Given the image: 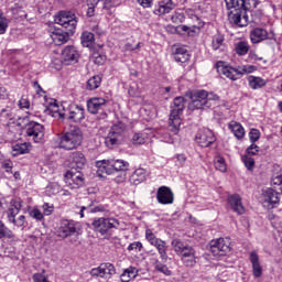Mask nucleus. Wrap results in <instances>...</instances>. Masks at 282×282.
<instances>
[{
  "mask_svg": "<svg viewBox=\"0 0 282 282\" xmlns=\"http://www.w3.org/2000/svg\"><path fill=\"white\" fill-rule=\"evenodd\" d=\"M13 155H25V153H30V145L28 143H18L13 145Z\"/></svg>",
  "mask_w": 282,
  "mask_h": 282,
  "instance_id": "obj_36",
  "label": "nucleus"
},
{
  "mask_svg": "<svg viewBox=\"0 0 282 282\" xmlns=\"http://www.w3.org/2000/svg\"><path fill=\"white\" fill-rule=\"evenodd\" d=\"M189 56L185 47H177L174 53V61H176V63H186Z\"/></svg>",
  "mask_w": 282,
  "mask_h": 282,
  "instance_id": "obj_32",
  "label": "nucleus"
},
{
  "mask_svg": "<svg viewBox=\"0 0 282 282\" xmlns=\"http://www.w3.org/2000/svg\"><path fill=\"white\" fill-rule=\"evenodd\" d=\"M100 83H102V77H100V75H95L88 79L86 89L94 91V89H98V87H100Z\"/></svg>",
  "mask_w": 282,
  "mask_h": 282,
  "instance_id": "obj_34",
  "label": "nucleus"
},
{
  "mask_svg": "<svg viewBox=\"0 0 282 282\" xmlns=\"http://www.w3.org/2000/svg\"><path fill=\"white\" fill-rule=\"evenodd\" d=\"M132 142L133 144H144V142H147V139L142 133H135L132 138Z\"/></svg>",
  "mask_w": 282,
  "mask_h": 282,
  "instance_id": "obj_49",
  "label": "nucleus"
},
{
  "mask_svg": "<svg viewBox=\"0 0 282 282\" xmlns=\"http://www.w3.org/2000/svg\"><path fill=\"white\" fill-rule=\"evenodd\" d=\"M216 67L218 74H223V76H226L229 80H239L242 74H252V72H254V66H242L237 69L230 66H224V62H218Z\"/></svg>",
  "mask_w": 282,
  "mask_h": 282,
  "instance_id": "obj_10",
  "label": "nucleus"
},
{
  "mask_svg": "<svg viewBox=\"0 0 282 282\" xmlns=\"http://www.w3.org/2000/svg\"><path fill=\"white\" fill-rule=\"evenodd\" d=\"M249 260L252 264L253 276H256V279H259V276L263 274V268L261 267V262L259 261V254H257V251H251Z\"/></svg>",
  "mask_w": 282,
  "mask_h": 282,
  "instance_id": "obj_25",
  "label": "nucleus"
},
{
  "mask_svg": "<svg viewBox=\"0 0 282 282\" xmlns=\"http://www.w3.org/2000/svg\"><path fill=\"white\" fill-rule=\"evenodd\" d=\"M242 162L245 164V166L248 169V171H252V169H254V159L245 155L242 156Z\"/></svg>",
  "mask_w": 282,
  "mask_h": 282,
  "instance_id": "obj_47",
  "label": "nucleus"
},
{
  "mask_svg": "<svg viewBox=\"0 0 282 282\" xmlns=\"http://www.w3.org/2000/svg\"><path fill=\"white\" fill-rule=\"evenodd\" d=\"M8 90L6 89V87H3V86H0V98H3V96H6V93H7Z\"/></svg>",
  "mask_w": 282,
  "mask_h": 282,
  "instance_id": "obj_64",
  "label": "nucleus"
},
{
  "mask_svg": "<svg viewBox=\"0 0 282 282\" xmlns=\"http://www.w3.org/2000/svg\"><path fill=\"white\" fill-rule=\"evenodd\" d=\"M145 239L153 246L160 238L155 237V234L151 229L145 230Z\"/></svg>",
  "mask_w": 282,
  "mask_h": 282,
  "instance_id": "obj_46",
  "label": "nucleus"
},
{
  "mask_svg": "<svg viewBox=\"0 0 282 282\" xmlns=\"http://www.w3.org/2000/svg\"><path fill=\"white\" fill-rule=\"evenodd\" d=\"M96 39H94V33L85 31L82 34V45L83 47H94Z\"/></svg>",
  "mask_w": 282,
  "mask_h": 282,
  "instance_id": "obj_33",
  "label": "nucleus"
},
{
  "mask_svg": "<svg viewBox=\"0 0 282 282\" xmlns=\"http://www.w3.org/2000/svg\"><path fill=\"white\" fill-rule=\"evenodd\" d=\"M14 237V234H12V230H10L8 227H6V224L0 220V239L7 238L12 239Z\"/></svg>",
  "mask_w": 282,
  "mask_h": 282,
  "instance_id": "obj_38",
  "label": "nucleus"
},
{
  "mask_svg": "<svg viewBox=\"0 0 282 282\" xmlns=\"http://www.w3.org/2000/svg\"><path fill=\"white\" fill-rule=\"evenodd\" d=\"M89 210H90V213H104L105 207L102 205H98L95 207H90Z\"/></svg>",
  "mask_w": 282,
  "mask_h": 282,
  "instance_id": "obj_58",
  "label": "nucleus"
},
{
  "mask_svg": "<svg viewBox=\"0 0 282 282\" xmlns=\"http://www.w3.org/2000/svg\"><path fill=\"white\" fill-rule=\"evenodd\" d=\"M154 269L156 270V272H161L162 274H165V276H171V270H169V267H166V264H162L160 260H155Z\"/></svg>",
  "mask_w": 282,
  "mask_h": 282,
  "instance_id": "obj_39",
  "label": "nucleus"
},
{
  "mask_svg": "<svg viewBox=\"0 0 282 282\" xmlns=\"http://www.w3.org/2000/svg\"><path fill=\"white\" fill-rule=\"evenodd\" d=\"M91 226L95 232H99L100 235H107L109 230L120 226V223H118L116 218L101 217V218H95L91 223Z\"/></svg>",
  "mask_w": 282,
  "mask_h": 282,
  "instance_id": "obj_11",
  "label": "nucleus"
},
{
  "mask_svg": "<svg viewBox=\"0 0 282 282\" xmlns=\"http://www.w3.org/2000/svg\"><path fill=\"white\" fill-rule=\"evenodd\" d=\"M195 140L199 147H210L215 142V133H213L209 129L199 130L196 133Z\"/></svg>",
  "mask_w": 282,
  "mask_h": 282,
  "instance_id": "obj_19",
  "label": "nucleus"
},
{
  "mask_svg": "<svg viewBox=\"0 0 282 282\" xmlns=\"http://www.w3.org/2000/svg\"><path fill=\"white\" fill-rule=\"evenodd\" d=\"M246 153L249 155H257V153H259V145L251 143V145L247 148Z\"/></svg>",
  "mask_w": 282,
  "mask_h": 282,
  "instance_id": "obj_52",
  "label": "nucleus"
},
{
  "mask_svg": "<svg viewBox=\"0 0 282 282\" xmlns=\"http://www.w3.org/2000/svg\"><path fill=\"white\" fill-rule=\"evenodd\" d=\"M90 274L101 279H111L116 274V267L111 263H101L98 268L91 269Z\"/></svg>",
  "mask_w": 282,
  "mask_h": 282,
  "instance_id": "obj_18",
  "label": "nucleus"
},
{
  "mask_svg": "<svg viewBox=\"0 0 282 282\" xmlns=\"http://www.w3.org/2000/svg\"><path fill=\"white\" fill-rule=\"evenodd\" d=\"M209 250L214 257H226L230 252V239L218 238L209 242Z\"/></svg>",
  "mask_w": 282,
  "mask_h": 282,
  "instance_id": "obj_13",
  "label": "nucleus"
},
{
  "mask_svg": "<svg viewBox=\"0 0 282 282\" xmlns=\"http://www.w3.org/2000/svg\"><path fill=\"white\" fill-rule=\"evenodd\" d=\"M21 109H28L30 107V102L25 99L20 100Z\"/></svg>",
  "mask_w": 282,
  "mask_h": 282,
  "instance_id": "obj_63",
  "label": "nucleus"
},
{
  "mask_svg": "<svg viewBox=\"0 0 282 282\" xmlns=\"http://www.w3.org/2000/svg\"><path fill=\"white\" fill-rule=\"evenodd\" d=\"M174 8L175 4L173 3V0H163L159 3L155 14H169V12H171Z\"/></svg>",
  "mask_w": 282,
  "mask_h": 282,
  "instance_id": "obj_29",
  "label": "nucleus"
},
{
  "mask_svg": "<svg viewBox=\"0 0 282 282\" xmlns=\"http://www.w3.org/2000/svg\"><path fill=\"white\" fill-rule=\"evenodd\" d=\"M228 203L237 215H243L246 213V207H243V203H241V196L239 194H234L228 197Z\"/></svg>",
  "mask_w": 282,
  "mask_h": 282,
  "instance_id": "obj_23",
  "label": "nucleus"
},
{
  "mask_svg": "<svg viewBox=\"0 0 282 282\" xmlns=\"http://www.w3.org/2000/svg\"><path fill=\"white\" fill-rule=\"evenodd\" d=\"M100 0H87V6L89 7V10L94 12V9L98 6Z\"/></svg>",
  "mask_w": 282,
  "mask_h": 282,
  "instance_id": "obj_56",
  "label": "nucleus"
},
{
  "mask_svg": "<svg viewBox=\"0 0 282 282\" xmlns=\"http://www.w3.org/2000/svg\"><path fill=\"white\" fill-rule=\"evenodd\" d=\"M147 170L139 167L132 173L130 182L134 184V186H138V184H142V182L147 180Z\"/></svg>",
  "mask_w": 282,
  "mask_h": 282,
  "instance_id": "obj_27",
  "label": "nucleus"
},
{
  "mask_svg": "<svg viewBox=\"0 0 282 282\" xmlns=\"http://www.w3.org/2000/svg\"><path fill=\"white\" fill-rule=\"evenodd\" d=\"M172 248L178 254L187 268H193L197 263V258L195 257V249L188 245H185L180 239H173L171 242Z\"/></svg>",
  "mask_w": 282,
  "mask_h": 282,
  "instance_id": "obj_6",
  "label": "nucleus"
},
{
  "mask_svg": "<svg viewBox=\"0 0 282 282\" xmlns=\"http://www.w3.org/2000/svg\"><path fill=\"white\" fill-rule=\"evenodd\" d=\"M65 182L68 184V186H72V188H78V186H83L85 183V177H83L82 171L70 169L65 174Z\"/></svg>",
  "mask_w": 282,
  "mask_h": 282,
  "instance_id": "obj_16",
  "label": "nucleus"
},
{
  "mask_svg": "<svg viewBox=\"0 0 282 282\" xmlns=\"http://www.w3.org/2000/svg\"><path fill=\"white\" fill-rule=\"evenodd\" d=\"M247 80L251 89H261L268 85V80L252 75L249 76Z\"/></svg>",
  "mask_w": 282,
  "mask_h": 282,
  "instance_id": "obj_31",
  "label": "nucleus"
},
{
  "mask_svg": "<svg viewBox=\"0 0 282 282\" xmlns=\"http://www.w3.org/2000/svg\"><path fill=\"white\" fill-rule=\"evenodd\" d=\"M126 131L127 124L122 122L115 123L105 139L106 147H108V149H113V147L121 144L122 140H124Z\"/></svg>",
  "mask_w": 282,
  "mask_h": 282,
  "instance_id": "obj_8",
  "label": "nucleus"
},
{
  "mask_svg": "<svg viewBox=\"0 0 282 282\" xmlns=\"http://www.w3.org/2000/svg\"><path fill=\"white\" fill-rule=\"evenodd\" d=\"M0 116L1 118H6V119L9 118V120H12V107L7 106L4 109L0 111Z\"/></svg>",
  "mask_w": 282,
  "mask_h": 282,
  "instance_id": "obj_48",
  "label": "nucleus"
},
{
  "mask_svg": "<svg viewBox=\"0 0 282 282\" xmlns=\"http://www.w3.org/2000/svg\"><path fill=\"white\" fill-rule=\"evenodd\" d=\"M177 32H186V34H188L189 36H193V34H191V32L193 31L191 30V26H187V25L177 26Z\"/></svg>",
  "mask_w": 282,
  "mask_h": 282,
  "instance_id": "obj_54",
  "label": "nucleus"
},
{
  "mask_svg": "<svg viewBox=\"0 0 282 282\" xmlns=\"http://www.w3.org/2000/svg\"><path fill=\"white\" fill-rule=\"evenodd\" d=\"M176 160H177V162H180V164H185L186 163V155L177 154Z\"/></svg>",
  "mask_w": 282,
  "mask_h": 282,
  "instance_id": "obj_61",
  "label": "nucleus"
},
{
  "mask_svg": "<svg viewBox=\"0 0 282 282\" xmlns=\"http://www.w3.org/2000/svg\"><path fill=\"white\" fill-rule=\"evenodd\" d=\"M73 235H76V223L67 219L62 220L57 229V237L67 239V237H73Z\"/></svg>",
  "mask_w": 282,
  "mask_h": 282,
  "instance_id": "obj_17",
  "label": "nucleus"
},
{
  "mask_svg": "<svg viewBox=\"0 0 282 282\" xmlns=\"http://www.w3.org/2000/svg\"><path fill=\"white\" fill-rule=\"evenodd\" d=\"M10 25V20L6 15L0 14V34H6L8 32V26Z\"/></svg>",
  "mask_w": 282,
  "mask_h": 282,
  "instance_id": "obj_41",
  "label": "nucleus"
},
{
  "mask_svg": "<svg viewBox=\"0 0 282 282\" xmlns=\"http://www.w3.org/2000/svg\"><path fill=\"white\" fill-rule=\"evenodd\" d=\"M70 169H85V164H87V159H85V154L80 151H75L69 155Z\"/></svg>",
  "mask_w": 282,
  "mask_h": 282,
  "instance_id": "obj_22",
  "label": "nucleus"
},
{
  "mask_svg": "<svg viewBox=\"0 0 282 282\" xmlns=\"http://www.w3.org/2000/svg\"><path fill=\"white\" fill-rule=\"evenodd\" d=\"M128 252H142V242L135 241L128 246Z\"/></svg>",
  "mask_w": 282,
  "mask_h": 282,
  "instance_id": "obj_44",
  "label": "nucleus"
},
{
  "mask_svg": "<svg viewBox=\"0 0 282 282\" xmlns=\"http://www.w3.org/2000/svg\"><path fill=\"white\" fill-rule=\"evenodd\" d=\"M3 169H6L7 173H10L12 171L13 163L10 160H6L2 162Z\"/></svg>",
  "mask_w": 282,
  "mask_h": 282,
  "instance_id": "obj_53",
  "label": "nucleus"
},
{
  "mask_svg": "<svg viewBox=\"0 0 282 282\" xmlns=\"http://www.w3.org/2000/svg\"><path fill=\"white\" fill-rule=\"evenodd\" d=\"M43 214L46 215V216H50L54 213V205L50 203H44L43 206Z\"/></svg>",
  "mask_w": 282,
  "mask_h": 282,
  "instance_id": "obj_51",
  "label": "nucleus"
},
{
  "mask_svg": "<svg viewBox=\"0 0 282 282\" xmlns=\"http://www.w3.org/2000/svg\"><path fill=\"white\" fill-rule=\"evenodd\" d=\"M78 51L74 46H66L62 51V63L64 65H72L73 63H78Z\"/></svg>",
  "mask_w": 282,
  "mask_h": 282,
  "instance_id": "obj_21",
  "label": "nucleus"
},
{
  "mask_svg": "<svg viewBox=\"0 0 282 282\" xmlns=\"http://www.w3.org/2000/svg\"><path fill=\"white\" fill-rule=\"evenodd\" d=\"M156 199L159 204L169 205L173 204L175 197L173 195V191H171L167 186H162L156 192Z\"/></svg>",
  "mask_w": 282,
  "mask_h": 282,
  "instance_id": "obj_20",
  "label": "nucleus"
},
{
  "mask_svg": "<svg viewBox=\"0 0 282 282\" xmlns=\"http://www.w3.org/2000/svg\"><path fill=\"white\" fill-rule=\"evenodd\" d=\"M96 166L98 169L97 173H106V175H111L113 171H128L129 163L123 160H102L97 161Z\"/></svg>",
  "mask_w": 282,
  "mask_h": 282,
  "instance_id": "obj_9",
  "label": "nucleus"
},
{
  "mask_svg": "<svg viewBox=\"0 0 282 282\" xmlns=\"http://www.w3.org/2000/svg\"><path fill=\"white\" fill-rule=\"evenodd\" d=\"M30 215L33 219H36V221H43V219H45L43 213H41L39 209H32Z\"/></svg>",
  "mask_w": 282,
  "mask_h": 282,
  "instance_id": "obj_50",
  "label": "nucleus"
},
{
  "mask_svg": "<svg viewBox=\"0 0 282 282\" xmlns=\"http://www.w3.org/2000/svg\"><path fill=\"white\" fill-rule=\"evenodd\" d=\"M142 8H151L153 0H137Z\"/></svg>",
  "mask_w": 282,
  "mask_h": 282,
  "instance_id": "obj_57",
  "label": "nucleus"
},
{
  "mask_svg": "<svg viewBox=\"0 0 282 282\" xmlns=\"http://www.w3.org/2000/svg\"><path fill=\"white\" fill-rule=\"evenodd\" d=\"M279 202H281V198H279V193H276V191L273 188H267L263 191L262 205L264 208L272 210V208H276V206H279Z\"/></svg>",
  "mask_w": 282,
  "mask_h": 282,
  "instance_id": "obj_15",
  "label": "nucleus"
},
{
  "mask_svg": "<svg viewBox=\"0 0 282 282\" xmlns=\"http://www.w3.org/2000/svg\"><path fill=\"white\" fill-rule=\"evenodd\" d=\"M91 59H93V63H95V65H105V62L107 61V56H105V54L95 52L93 53Z\"/></svg>",
  "mask_w": 282,
  "mask_h": 282,
  "instance_id": "obj_40",
  "label": "nucleus"
},
{
  "mask_svg": "<svg viewBox=\"0 0 282 282\" xmlns=\"http://www.w3.org/2000/svg\"><path fill=\"white\" fill-rule=\"evenodd\" d=\"M250 51V45H248V42L240 41L235 44V52L239 56H246L248 52Z\"/></svg>",
  "mask_w": 282,
  "mask_h": 282,
  "instance_id": "obj_35",
  "label": "nucleus"
},
{
  "mask_svg": "<svg viewBox=\"0 0 282 282\" xmlns=\"http://www.w3.org/2000/svg\"><path fill=\"white\" fill-rule=\"evenodd\" d=\"M259 138H261V131L258 129H251L249 132V140L251 143L258 142Z\"/></svg>",
  "mask_w": 282,
  "mask_h": 282,
  "instance_id": "obj_45",
  "label": "nucleus"
},
{
  "mask_svg": "<svg viewBox=\"0 0 282 282\" xmlns=\"http://www.w3.org/2000/svg\"><path fill=\"white\" fill-rule=\"evenodd\" d=\"M152 246L156 248L162 261L166 263V261H169V254L166 253V250H167L166 241L159 239Z\"/></svg>",
  "mask_w": 282,
  "mask_h": 282,
  "instance_id": "obj_28",
  "label": "nucleus"
},
{
  "mask_svg": "<svg viewBox=\"0 0 282 282\" xmlns=\"http://www.w3.org/2000/svg\"><path fill=\"white\" fill-rule=\"evenodd\" d=\"M227 10H231L228 13L229 23L231 25H237V28H246L250 21L252 23H258L261 21V12L258 17H254L250 20L248 17V10L252 8L250 0H225Z\"/></svg>",
  "mask_w": 282,
  "mask_h": 282,
  "instance_id": "obj_1",
  "label": "nucleus"
},
{
  "mask_svg": "<svg viewBox=\"0 0 282 282\" xmlns=\"http://www.w3.org/2000/svg\"><path fill=\"white\" fill-rule=\"evenodd\" d=\"M53 111L58 113V118L68 120V122H83L85 120V108L83 106L72 105L67 110L62 111L58 105H54Z\"/></svg>",
  "mask_w": 282,
  "mask_h": 282,
  "instance_id": "obj_7",
  "label": "nucleus"
},
{
  "mask_svg": "<svg viewBox=\"0 0 282 282\" xmlns=\"http://www.w3.org/2000/svg\"><path fill=\"white\" fill-rule=\"evenodd\" d=\"M250 39L251 43H261L262 41H265L268 39H273L272 36H269L268 31L263 28H256L251 30L250 32Z\"/></svg>",
  "mask_w": 282,
  "mask_h": 282,
  "instance_id": "obj_24",
  "label": "nucleus"
},
{
  "mask_svg": "<svg viewBox=\"0 0 282 282\" xmlns=\"http://www.w3.org/2000/svg\"><path fill=\"white\" fill-rule=\"evenodd\" d=\"M46 193L50 195H57V193H61V185H58V183H50L46 186Z\"/></svg>",
  "mask_w": 282,
  "mask_h": 282,
  "instance_id": "obj_43",
  "label": "nucleus"
},
{
  "mask_svg": "<svg viewBox=\"0 0 282 282\" xmlns=\"http://www.w3.org/2000/svg\"><path fill=\"white\" fill-rule=\"evenodd\" d=\"M104 1V8L106 10H111V8H113V1L111 0H102Z\"/></svg>",
  "mask_w": 282,
  "mask_h": 282,
  "instance_id": "obj_60",
  "label": "nucleus"
},
{
  "mask_svg": "<svg viewBox=\"0 0 282 282\" xmlns=\"http://www.w3.org/2000/svg\"><path fill=\"white\" fill-rule=\"evenodd\" d=\"M191 98L189 109L192 111H195V109H210L219 101V96L206 90H198Z\"/></svg>",
  "mask_w": 282,
  "mask_h": 282,
  "instance_id": "obj_5",
  "label": "nucleus"
},
{
  "mask_svg": "<svg viewBox=\"0 0 282 282\" xmlns=\"http://www.w3.org/2000/svg\"><path fill=\"white\" fill-rule=\"evenodd\" d=\"M228 127L237 140H242L243 135H246V130L241 123L231 121Z\"/></svg>",
  "mask_w": 282,
  "mask_h": 282,
  "instance_id": "obj_30",
  "label": "nucleus"
},
{
  "mask_svg": "<svg viewBox=\"0 0 282 282\" xmlns=\"http://www.w3.org/2000/svg\"><path fill=\"white\" fill-rule=\"evenodd\" d=\"M214 164L217 171H220V173H226L227 167H226V160H224V158L218 156Z\"/></svg>",
  "mask_w": 282,
  "mask_h": 282,
  "instance_id": "obj_42",
  "label": "nucleus"
},
{
  "mask_svg": "<svg viewBox=\"0 0 282 282\" xmlns=\"http://www.w3.org/2000/svg\"><path fill=\"white\" fill-rule=\"evenodd\" d=\"M83 144V130L78 127H72L67 131L59 134V149L65 151H74Z\"/></svg>",
  "mask_w": 282,
  "mask_h": 282,
  "instance_id": "obj_3",
  "label": "nucleus"
},
{
  "mask_svg": "<svg viewBox=\"0 0 282 282\" xmlns=\"http://www.w3.org/2000/svg\"><path fill=\"white\" fill-rule=\"evenodd\" d=\"M22 205L19 200H12L11 207L8 209V220L10 224H14L18 228H25V216L21 215L17 218V215H19V212L21 210Z\"/></svg>",
  "mask_w": 282,
  "mask_h": 282,
  "instance_id": "obj_12",
  "label": "nucleus"
},
{
  "mask_svg": "<svg viewBox=\"0 0 282 282\" xmlns=\"http://www.w3.org/2000/svg\"><path fill=\"white\" fill-rule=\"evenodd\" d=\"M55 23L61 25L63 30H55L51 33V39L56 45H64L69 41V36H73L76 32V25H78V18L72 11H62L55 17Z\"/></svg>",
  "mask_w": 282,
  "mask_h": 282,
  "instance_id": "obj_2",
  "label": "nucleus"
},
{
  "mask_svg": "<svg viewBox=\"0 0 282 282\" xmlns=\"http://www.w3.org/2000/svg\"><path fill=\"white\" fill-rule=\"evenodd\" d=\"M186 108V99L184 97H176L173 100L170 113L169 121V131L174 135L180 133V127H182V113H184V109Z\"/></svg>",
  "mask_w": 282,
  "mask_h": 282,
  "instance_id": "obj_4",
  "label": "nucleus"
},
{
  "mask_svg": "<svg viewBox=\"0 0 282 282\" xmlns=\"http://www.w3.org/2000/svg\"><path fill=\"white\" fill-rule=\"evenodd\" d=\"M135 51V47L131 45L130 43L124 44L123 52H133Z\"/></svg>",
  "mask_w": 282,
  "mask_h": 282,
  "instance_id": "obj_62",
  "label": "nucleus"
},
{
  "mask_svg": "<svg viewBox=\"0 0 282 282\" xmlns=\"http://www.w3.org/2000/svg\"><path fill=\"white\" fill-rule=\"evenodd\" d=\"M224 41H226V40L221 33H217L216 35H214V37L212 40L213 50H215V51L219 50V47H221V45H224Z\"/></svg>",
  "mask_w": 282,
  "mask_h": 282,
  "instance_id": "obj_37",
  "label": "nucleus"
},
{
  "mask_svg": "<svg viewBox=\"0 0 282 282\" xmlns=\"http://www.w3.org/2000/svg\"><path fill=\"white\" fill-rule=\"evenodd\" d=\"M93 32L97 36H105V31L101 28H99L98 25L93 26Z\"/></svg>",
  "mask_w": 282,
  "mask_h": 282,
  "instance_id": "obj_55",
  "label": "nucleus"
},
{
  "mask_svg": "<svg viewBox=\"0 0 282 282\" xmlns=\"http://www.w3.org/2000/svg\"><path fill=\"white\" fill-rule=\"evenodd\" d=\"M33 279H34L35 282H50V281L47 280V278H45V276H43V275H41V274H35V275L33 276Z\"/></svg>",
  "mask_w": 282,
  "mask_h": 282,
  "instance_id": "obj_59",
  "label": "nucleus"
},
{
  "mask_svg": "<svg viewBox=\"0 0 282 282\" xmlns=\"http://www.w3.org/2000/svg\"><path fill=\"white\" fill-rule=\"evenodd\" d=\"M104 105H107V100H105V98H91L87 101L89 113H97L102 109Z\"/></svg>",
  "mask_w": 282,
  "mask_h": 282,
  "instance_id": "obj_26",
  "label": "nucleus"
},
{
  "mask_svg": "<svg viewBox=\"0 0 282 282\" xmlns=\"http://www.w3.org/2000/svg\"><path fill=\"white\" fill-rule=\"evenodd\" d=\"M26 135L34 142H41L45 138V127L36 121H29L25 124Z\"/></svg>",
  "mask_w": 282,
  "mask_h": 282,
  "instance_id": "obj_14",
  "label": "nucleus"
}]
</instances>
